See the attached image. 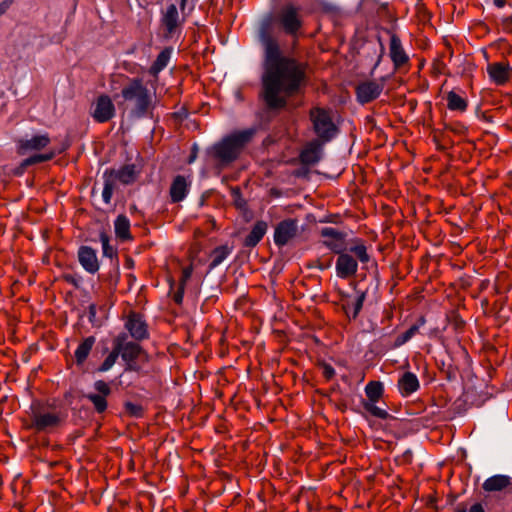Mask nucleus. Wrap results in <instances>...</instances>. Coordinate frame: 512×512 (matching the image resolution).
Here are the masks:
<instances>
[{
    "label": "nucleus",
    "instance_id": "44",
    "mask_svg": "<svg viewBox=\"0 0 512 512\" xmlns=\"http://www.w3.org/2000/svg\"><path fill=\"white\" fill-rule=\"evenodd\" d=\"M506 4V0H494V5L498 8H503Z\"/></svg>",
    "mask_w": 512,
    "mask_h": 512
},
{
    "label": "nucleus",
    "instance_id": "37",
    "mask_svg": "<svg viewBox=\"0 0 512 512\" xmlns=\"http://www.w3.org/2000/svg\"><path fill=\"white\" fill-rule=\"evenodd\" d=\"M99 240H100V243L102 245L103 255L105 257L112 258L116 254V251L110 245V238H109V236L105 232H101L100 235H99Z\"/></svg>",
    "mask_w": 512,
    "mask_h": 512
},
{
    "label": "nucleus",
    "instance_id": "21",
    "mask_svg": "<svg viewBox=\"0 0 512 512\" xmlns=\"http://www.w3.org/2000/svg\"><path fill=\"white\" fill-rule=\"evenodd\" d=\"M106 174L115 181H120L123 184H130L136 179V170L134 165H125L118 170H106Z\"/></svg>",
    "mask_w": 512,
    "mask_h": 512
},
{
    "label": "nucleus",
    "instance_id": "7",
    "mask_svg": "<svg viewBox=\"0 0 512 512\" xmlns=\"http://www.w3.org/2000/svg\"><path fill=\"white\" fill-rule=\"evenodd\" d=\"M95 392L88 393L85 397L91 401L94 409L98 413H102L107 409V396L111 393V388L108 383L103 380H98L94 383Z\"/></svg>",
    "mask_w": 512,
    "mask_h": 512
},
{
    "label": "nucleus",
    "instance_id": "11",
    "mask_svg": "<svg viewBox=\"0 0 512 512\" xmlns=\"http://www.w3.org/2000/svg\"><path fill=\"white\" fill-rule=\"evenodd\" d=\"M297 234V222L295 220H284L275 228L274 242L278 246L286 245Z\"/></svg>",
    "mask_w": 512,
    "mask_h": 512
},
{
    "label": "nucleus",
    "instance_id": "38",
    "mask_svg": "<svg viewBox=\"0 0 512 512\" xmlns=\"http://www.w3.org/2000/svg\"><path fill=\"white\" fill-rule=\"evenodd\" d=\"M118 357L119 356H118L115 348H113L112 352L105 358V360L101 364L99 371L106 372V371L110 370L113 367V365L116 363V360Z\"/></svg>",
    "mask_w": 512,
    "mask_h": 512
},
{
    "label": "nucleus",
    "instance_id": "41",
    "mask_svg": "<svg viewBox=\"0 0 512 512\" xmlns=\"http://www.w3.org/2000/svg\"><path fill=\"white\" fill-rule=\"evenodd\" d=\"M192 267L189 266V267H186L183 269L182 271V277H181V283H180V288L183 289L185 283L187 280L190 279L191 275H192Z\"/></svg>",
    "mask_w": 512,
    "mask_h": 512
},
{
    "label": "nucleus",
    "instance_id": "24",
    "mask_svg": "<svg viewBox=\"0 0 512 512\" xmlns=\"http://www.w3.org/2000/svg\"><path fill=\"white\" fill-rule=\"evenodd\" d=\"M267 231V224L263 221H258L250 231V233L245 238L244 244L247 247L256 246Z\"/></svg>",
    "mask_w": 512,
    "mask_h": 512
},
{
    "label": "nucleus",
    "instance_id": "16",
    "mask_svg": "<svg viewBox=\"0 0 512 512\" xmlns=\"http://www.w3.org/2000/svg\"><path fill=\"white\" fill-rule=\"evenodd\" d=\"M125 328L136 340H142L148 337L147 325L138 314L133 313L128 316L125 322Z\"/></svg>",
    "mask_w": 512,
    "mask_h": 512
},
{
    "label": "nucleus",
    "instance_id": "25",
    "mask_svg": "<svg viewBox=\"0 0 512 512\" xmlns=\"http://www.w3.org/2000/svg\"><path fill=\"white\" fill-rule=\"evenodd\" d=\"M114 230L116 237L122 241L130 240V221L127 216L121 214L118 215L114 221Z\"/></svg>",
    "mask_w": 512,
    "mask_h": 512
},
{
    "label": "nucleus",
    "instance_id": "49",
    "mask_svg": "<svg viewBox=\"0 0 512 512\" xmlns=\"http://www.w3.org/2000/svg\"><path fill=\"white\" fill-rule=\"evenodd\" d=\"M91 313L94 315V306H91Z\"/></svg>",
    "mask_w": 512,
    "mask_h": 512
},
{
    "label": "nucleus",
    "instance_id": "12",
    "mask_svg": "<svg viewBox=\"0 0 512 512\" xmlns=\"http://www.w3.org/2000/svg\"><path fill=\"white\" fill-rule=\"evenodd\" d=\"M336 261V274L339 278L346 279L356 274L358 269L357 260L345 251L338 253Z\"/></svg>",
    "mask_w": 512,
    "mask_h": 512
},
{
    "label": "nucleus",
    "instance_id": "17",
    "mask_svg": "<svg viewBox=\"0 0 512 512\" xmlns=\"http://www.w3.org/2000/svg\"><path fill=\"white\" fill-rule=\"evenodd\" d=\"M383 86L374 81L361 83L357 86V99L360 103H368L376 99L382 92Z\"/></svg>",
    "mask_w": 512,
    "mask_h": 512
},
{
    "label": "nucleus",
    "instance_id": "18",
    "mask_svg": "<svg viewBox=\"0 0 512 512\" xmlns=\"http://www.w3.org/2000/svg\"><path fill=\"white\" fill-rule=\"evenodd\" d=\"M397 386L400 394L408 397L419 389L420 383L414 373L407 371L399 377Z\"/></svg>",
    "mask_w": 512,
    "mask_h": 512
},
{
    "label": "nucleus",
    "instance_id": "10",
    "mask_svg": "<svg viewBox=\"0 0 512 512\" xmlns=\"http://www.w3.org/2000/svg\"><path fill=\"white\" fill-rule=\"evenodd\" d=\"M183 20L180 19L176 5L170 4L162 12L161 23L165 29V36L172 37L180 28Z\"/></svg>",
    "mask_w": 512,
    "mask_h": 512
},
{
    "label": "nucleus",
    "instance_id": "15",
    "mask_svg": "<svg viewBox=\"0 0 512 512\" xmlns=\"http://www.w3.org/2000/svg\"><path fill=\"white\" fill-rule=\"evenodd\" d=\"M78 260L84 270L90 274H94L99 270L97 253L91 247L81 246L78 250Z\"/></svg>",
    "mask_w": 512,
    "mask_h": 512
},
{
    "label": "nucleus",
    "instance_id": "40",
    "mask_svg": "<svg viewBox=\"0 0 512 512\" xmlns=\"http://www.w3.org/2000/svg\"><path fill=\"white\" fill-rule=\"evenodd\" d=\"M320 368L322 370V374L323 376L327 379V380H330L334 377L335 375V370L334 368L330 365V364H327V363H321L320 364Z\"/></svg>",
    "mask_w": 512,
    "mask_h": 512
},
{
    "label": "nucleus",
    "instance_id": "13",
    "mask_svg": "<svg viewBox=\"0 0 512 512\" xmlns=\"http://www.w3.org/2000/svg\"><path fill=\"white\" fill-rule=\"evenodd\" d=\"M487 73L494 84L503 86L510 79L511 67L503 62L490 63L487 65Z\"/></svg>",
    "mask_w": 512,
    "mask_h": 512
},
{
    "label": "nucleus",
    "instance_id": "36",
    "mask_svg": "<svg viewBox=\"0 0 512 512\" xmlns=\"http://www.w3.org/2000/svg\"><path fill=\"white\" fill-rule=\"evenodd\" d=\"M350 253H353L360 262L367 263L370 259L366 246L364 244H357L350 248H347Z\"/></svg>",
    "mask_w": 512,
    "mask_h": 512
},
{
    "label": "nucleus",
    "instance_id": "20",
    "mask_svg": "<svg viewBox=\"0 0 512 512\" xmlns=\"http://www.w3.org/2000/svg\"><path fill=\"white\" fill-rule=\"evenodd\" d=\"M190 187V182L186 180V178L182 175H178L174 178L171 187H170V196L173 202L182 201Z\"/></svg>",
    "mask_w": 512,
    "mask_h": 512
},
{
    "label": "nucleus",
    "instance_id": "42",
    "mask_svg": "<svg viewBox=\"0 0 512 512\" xmlns=\"http://www.w3.org/2000/svg\"><path fill=\"white\" fill-rule=\"evenodd\" d=\"M12 3L13 0H4L0 3V17L7 12Z\"/></svg>",
    "mask_w": 512,
    "mask_h": 512
},
{
    "label": "nucleus",
    "instance_id": "43",
    "mask_svg": "<svg viewBox=\"0 0 512 512\" xmlns=\"http://www.w3.org/2000/svg\"><path fill=\"white\" fill-rule=\"evenodd\" d=\"M469 512H484V509L481 504L476 503L472 505Z\"/></svg>",
    "mask_w": 512,
    "mask_h": 512
},
{
    "label": "nucleus",
    "instance_id": "23",
    "mask_svg": "<svg viewBox=\"0 0 512 512\" xmlns=\"http://www.w3.org/2000/svg\"><path fill=\"white\" fill-rule=\"evenodd\" d=\"M364 300V292H358L355 296L349 297L344 304V309L347 316L356 318L360 310L362 309Z\"/></svg>",
    "mask_w": 512,
    "mask_h": 512
},
{
    "label": "nucleus",
    "instance_id": "34",
    "mask_svg": "<svg viewBox=\"0 0 512 512\" xmlns=\"http://www.w3.org/2000/svg\"><path fill=\"white\" fill-rule=\"evenodd\" d=\"M376 403L377 401H365L363 403V407L371 415L379 419H386L388 417V412L384 408L377 406Z\"/></svg>",
    "mask_w": 512,
    "mask_h": 512
},
{
    "label": "nucleus",
    "instance_id": "26",
    "mask_svg": "<svg viewBox=\"0 0 512 512\" xmlns=\"http://www.w3.org/2000/svg\"><path fill=\"white\" fill-rule=\"evenodd\" d=\"M510 484V478L505 475H494L486 479L483 489L488 492L502 491Z\"/></svg>",
    "mask_w": 512,
    "mask_h": 512
},
{
    "label": "nucleus",
    "instance_id": "3",
    "mask_svg": "<svg viewBox=\"0 0 512 512\" xmlns=\"http://www.w3.org/2000/svg\"><path fill=\"white\" fill-rule=\"evenodd\" d=\"M121 95L125 101L130 103V113L133 117H145L153 109V94L140 78L130 80V82L123 87Z\"/></svg>",
    "mask_w": 512,
    "mask_h": 512
},
{
    "label": "nucleus",
    "instance_id": "8",
    "mask_svg": "<svg viewBox=\"0 0 512 512\" xmlns=\"http://www.w3.org/2000/svg\"><path fill=\"white\" fill-rule=\"evenodd\" d=\"M321 236L325 239L323 244L334 253H341L347 250L345 243V234L333 227H324L321 230Z\"/></svg>",
    "mask_w": 512,
    "mask_h": 512
},
{
    "label": "nucleus",
    "instance_id": "30",
    "mask_svg": "<svg viewBox=\"0 0 512 512\" xmlns=\"http://www.w3.org/2000/svg\"><path fill=\"white\" fill-rule=\"evenodd\" d=\"M424 323V318H420L416 324L412 325L406 332L402 333L396 338L394 347H400L412 339L418 333L420 327H422Z\"/></svg>",
    "mask_w": 512,
    "mask_h": 512
},
{
    "label": "nucleus",
    "instance_id": "45",
    "mask_svg": "<svg viewBox=\"0 0 512 512\" xmlns=\"http://www.w3.org/2000/svg\"><path fill=\"white\" fill-rule=\"evenodd\" d=\"M181 291H179L176 295H175V301L177 303H181L182 301V298H183V289L180 288Z\"/></svg>",
    "mask_w": 512,
    "mask_h": 512
},
{
    "label": "nucleus",
    "instance_id": "47",
    "mask_svg": "<svg viewBox=\"0 0 512 512\" xmlns=\"http://www.w3.org/2000/svg\"><path fill=\"white\" fill-rule=\"evenodd\" d=\"M187 2H188V0H181V2H180L181 10L185 9V6H186Z\"/></svg>",
    "mask_w": 512,
    "mask_h": 512
},
{
    "label": "nucleus",
    "instance_id": "46",
    "mask_svg": "<svg viewBox=\"0 0 512 512\" xmlns=\"http://www.w3.org/2000/svg\"><path fill=\"white\" fill-rule=\"evenodd\" d=\"M380 50H381V53H380L379 58H378V60H377V62H376V64H375V67L379 64L380 59H381V56H382V53H383V51H384V47H383V45H382V44H380Z\"/></svg>",
    "mask_w": 512,
    "mask_h": 512
},
{
    "label": "nucleus",
    "instance_id": "32",
    "mask_svg": "<svg viewBox=\"0 0 512 512\" xmlns=\"http://www.w3.org/2000/svg\"><path fill=\"white\" fill-rule=\"evenodd\" d=\"M367 401H378L383 394V385L380 382L371 381L365 387Z\"/></svg>",
    "mask_w": 512,
    "mask_h": 512
},
{
    "label": "nucleus",
    "instance_id": "35",
    "mask_svg": "<svg viewBox=\"0 0 512 512\" xmlns=\"http://www.w3.org/2000/svg\"><path fill=\"white\" fill-rule=\"evenodd\" d=\"M55 155H56V152L54 150H49L45 153L36 154V155H33V156L25 159L23 164L26 166H29V165H33V164L40 163V162H46V161H49L52 158H54Z\"/></svg>",
    "mask_w": 512,
    "mask_h": 512
},
{
    "label": "nucleus",
    "instance_id": "50",
    "mask_svg": "<svg viewBox=\"0 0 512 512\" xmlns=\"http://www.w3.org/2000/svg\"><path fill=\"white\" fill-rule=\"evenodd\" d=\"M511 72H512V67H511Z\"/></svg>",
    "mask_w": 512,
    "mask_h": 512
},
{
    "label": "nucleus",
    "instance_id": "9",
    "mask_svg": "<svg viewBox=\"0 0 512 512\" xmlns=\"http://www.w3.org/2000/svg\"><path fill=\"white\" fill-rule=\"evenodd\" d=\"M50 143V138L47 133L36 134L30 138H21L17 141L18 152L25 155L32 151H40L46 148Z\"/></svg>",
    "mask_w": 512,
    "mask_h": 512
},
{
    "label": "nucleus",
    "instance_id": "6",
    "mask_svg": "<svg viewBox=\"0 0 512 512\" xmlns=\"http://www.w3.org/2000/svg\"><path fill=\"white\" fill-rule=\"evenodd\" d=\"M115 116V106L107 95L99 96L93 104L92 117L99 123H105Z\"/></svg>",
    "mask_w": 512,
    "mask_h": 512
},
{
    "label": "nucleus",
    "instance_id": "28",
    "mask_svg": "<svg viewBox=\"0 0 512 512\" xmlns=\"http://www.w3.org/2000/svg\"><path fill=\"white\" fill-rule=\"evenodd\" d=\"M446 100L447 108L451 111L464 112L468 107L467 100L455 91H449L447 93Z\"/></svg>",
    "mask_w": 512,
    "mask_h": 512
},
{
    "label": "nucleus",
    "instance_id": "14",
    "mask_svg": "<svg viewBox=\"0 0 512 512\" xmlns=\"http://www.w3.org/2000/svg\"><path fill=\"white\" fill-rule=\"evenodd\" d=\"M323 143L320 140H313L306 144L300 154V160L304 165H315L320 161L323 154Z\"/></svg>",
    "mask_w": 512,
    "mask_h": 512
},
{
    "label": "nucleus",
    "instance_id": "4",
    "mask_svg": "<svg viewBox=\"0 0 512 512\" xmlns=\"http://www.w3.org/2000/svg\"><path fill=\"white\" fill-rule=\"evenodd\" d=\"M313 130L318 136L317 140L327 143L338 134V128L333 121L331 111L323 108H314L310 111Z\"/></svg>",
    "mask_w": 512,
    "mask_h": 512
},
{
    "label": "nucleus",
    "instance_id": "31",
    "mask_svg": "<svg viewBox=\"0 0 512 512\" xmlns=\"http://www.w3.org/2000/svg\"><path fill=\"white\" fill-rule=\"evenodd\" d=\"M231 253V249L228 246H219L212 251L210 269H214L219 266Z\"/></svg>",
    "mask_w": 512,
    "mask_h": 512
},
{
    "label": "nucleus",
    "instance_id": "19",
    "mask_svg": "<svg viewBox=\"0 0 512 512\" xmlns=\"http://www.w3.org/2000/svg\"><path fill=\"white\" fill-rule=\"evenodd\" d=\"M390 57L395 67H400L408 62L409 57L403 49L400 38L396 34L390 37Z\"/></svg>",
    "mask_w": 512,
    "mask_h": 512
},
{
    "label": "nucleus",
    "instance_id": "5",
    "mask_svg": "<svg viewBox=\"0 0 512 512\" xmlns=\"http://www.w3.org/2000/svg\"><path fill=\"white\" fill-rule=\"evenodd\" d=\"M114 348L118 356H121L126 362V370H138V366L134 362L141 353V347L138 344L127 341V335L122 333L115 338Z\"/></svg>",
    "mask_w": 512,
    "mask_h": 512
},
{
    "label": "nucleus",
    "instance_id": "33",
    "mask_svg": "<svg viewBox=\"0 0 512 512\" xmlns=\"http://www.w3.org/2000/svg\"><path fill=\"white\" fill-rule=\"evenodd\" d=\"M103 178L104 186L102 191V199L105 204H109L111 202L116 182L109 176V174H106L105 172L103 174Z\"/></svg>",
    "mask_w": 512,
    "mask_h": 512
},
{
    "label": "nucleus",
    "instance_id": "48",
    "mask_svg": "<svg viewBox=\"0 0 512 512\" xmlns=\"http://www.w3.org/2000/svg\"><path fill=\"white\" fill-rule=\"evenodd\" d=\"M195 158H196V154L194 153V154H192V155L190 156V158H189L188 162H189V163H192V162L195 160Z\"/></svg>",
    "mask_w": 512,
    "mask_h": 512
},
{
    "label": "nucleus",
    "instance_id": "27",
    "mask_svg": "<svg viewBox=\"0 0 512 512\" xmlns=\"http://www.w3.org/2000/svg\"><path fill=\"white\" fill-rule=\"evenodd\" d=\"M95 344V338L93 336H89L85 338L75 350V359L77 364H82L87 359L90 354L93 346Z\"/></svg>",
    "mask_w": 512,
    "mask_h": 512
},
{
    "label": "nucleus",
    "instance_id": "1",
    "mask_svg": "<svg viewBox=\"0 0 512 512\" xmlns=\"http://www.w3.org/2000/svg\"><path fill=\"white\" fill-rule=\"evenodd\" d=\"M272 24L286 35L297 38L304 24L302 8L285 3L274 15L265 16L259 28V40L265 51L262 97L269 109H281L289 97L299 92L305 74L300 63L281 54L277 40L270 34Z\"/></svg>",
    "mask_w": 512,
    "mask_h": 512
},
{
    "label": "nucleus",
    "instance_id": "22",
    "mask_svg": "<svg viewBox=\"0 0 512 512\" xmlns=\"http://www.w3.org/2000/svg\"><path fill=\"white\" fill-rule=\"evenodd\" d=\"M60 419L55 413H36L33 416V425L38 430H45L47 428H51L56 426L59 423Z\"/></svg>",
    "mask_w": 512,
    "mask_h": 512
},
{
    "label": "nucleus",
    "instance_id": "29",
    "mask_svg": "<svg viewBox=\"0 0 512 512\" xmlns=\"http://www.w3.org/2000/svg\"><path fill=\"white\" fill-rule=\"evenodd\" d=\"M171 53L172 50L169 48L162 50L157 56L155 62L150 67L149 73L153 76H157L168 65L171 58Z\"/></svg>",
    "mask_w": 512,
    "mask_h": 512
},
{
    "label": "nucleus",
    "instance_id": "2",
    "mask_svg": "<svg viewBox=\"0 0 512 512\" xmlns=\"http://www.w3.org/2000/svg\"><path fill=\"white\" fill-rule=\"evenodd\" d=\"M255 132L254 128H248L231 133L212 146L210 150L211 156L221 165L230 164L239 157L246 144L253 138Z\"/></svg>",
    "mask_w": 512,
    "mask_h": 512
},
{
    "label": "nucleus",
    "instance_id": "39",
    "mask_svg": "<svg viewBox=\"0 0 512 512\" xmlns=\"http://www.w3.org/2000/svg\"><path fill=\"white\" fill-rule=\"evenodd\" d=\"M125 409L127 413L134 417H140L143 413L142 406L132 402H127L125 404Z\"/></svg>",
    "mask_w": 512,
    "mask_h": 512
}]
</instances>
